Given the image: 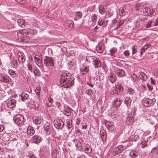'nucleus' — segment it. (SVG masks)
Segmentation results:
<instances>
[{"instance_id": "obj_1", "label": "nucleus", "mask_w": 158, "mask_h": 158, "mask_svg": "<svg viewBox=\"0 0 158 158\" xmlns=\"http://www.w3.org/2000/svg\"><path fill=\"white\" fill-rule=\"evenodd\" d=\"M60 85L65 88H69L74 83V78L69 73H65L60 75Z\"/></svg>"}, {"instance_id": "obj_2", "label": "nucleus", "mask_w": 158, "mask_h": 158, "mask_svg": "<svg viewBox=\"0 0 158 158\" xmlns=\"http://www.w3.org/2000/svg\"><path fill=\"white\" fill-rule=\"evenodd\" d=\"M156 102V99L153 98L152 99L144 98L142 101V104L145 107L153 106Z\"/></svg>"}, {"instance_id": "obj_3", "label": "nucleus", "mask_w": 158, "mask_h": 158, "mask_svg": "<svg viewBox=\"0 0 158 158\" xmlns=\"http://www.w3.org/2000/svg\"><path fill=\"white\" fill-rule=\"evenodd\" d=\"M53 123L55 127L58 130L62 129L64 125V122L61 119L58 118L54 120Z\"/></svg>"}, {"instance_id": "obj_4", "label": "nucleus", "mask_w": 158, "mask_h": 158, "mask_svg": "<svg viewBox=\"0 0 158 158\" xmlns=\"http://www.w3.org/2000/svg\"><path fill=\"white\" fill-rule=\"evenodd\" d=\"M91 59L92 60L93 66L95 68L99 67L101 66V63L100 61L98 58L90 56H88L86 58L87 60L88 59L90 60Z\"/></svg>"}, {"instance_id": "obj_5", "label": "nucleus", "mask_w": 158, "mask_h": 158, "mask_svg": "<svg viewBox=\"0 0 158 158\" xmlns=\"http://www.w3.org/2000/svg\"><path fill=\"white\" fill-rule=\"evenodd\" d=\"M13 119L17 125L23 124L24 120L23 116L21 114H16L14 117Z\"/></svg>"}, {"instance_id": "obj_6", "label": "nucleus", "mask_w": 158, "mask_h": 158, "mask_svg": "<svg viewBox=\"0 0 158 158\" xmlns=\"http://www.w3.org/2000/svg\"><path fill=\"white\" fill-rule=\"evenodd\" d=\"M135 115V113L134 111L131 112L128 114L126 121L127 125H131L134 122Z\"/></svg>"}, {"instance_id": "obj_7", "label": "nucleus", "mask_w": 158, "mask_h": 158, "mask_svg": "<svg viewBox=\"0 0 158 158\" xmlns=\"http://www.w3.org/2000/svg\"><path fill=\"white\" fill-rule=\"evenodd\" d=\"M25 33L27 35H29V34H34L36 32V30L35 29H31L30 28H27L24 29L23 31L22 32H18L17 35L19 38L22 37L23 33Z\"/></svg>"}, {"instance_id": "obj_8", "label": "nucleus", "mask_w": 158, "mask_h": 158, "mask_svg": "<svg viewBox=\"0 0 158 158\" xmlns=\"http://www.w3.org/2000/svg\"><path fill=\"white\" fill-rule=\"evenodd\" d=\"M141 11L143 12L145 15L151 16L153 14V10L148 7L146 6H143L141 7Z\"/></svg>"}, {"instance_id": "obj_9", "label": "nucleus", "mask_w": 158, "mask_h": 158, "mask_svg": "<svg viewBox=\"0 0 158 158\" xmlns=\"http://www.w3.org/2000/svg\"><path fill=\"white\" fill-rule=\"evenodd\" d=\"M54 60L53 58L50 57L45 56L44 59V63L46 66H52L54 65Z\"/></svg>"}, {"instance_id": "obj_10", "label": "nucleus", "mask_w": 158, "mask_h": 158, "mask_svg": "<svg viewBox=\"0 0 158 158\" xmlns=\"http://www.w3.org/2000/svg\"><path fill=\"white\" fill-rule=\"evenodd\" d=\"M0 81L2 82L9 83L11 81V79L7 75L0 74Z\"/></svg>"}, {"instance_id": "obj_11", "label": "nucleus", "mask_w": 158, "mask_h": 158, "mask_svg": "<svg viewBox=\"0 0 158 158\" xmlns=\"http://www.w3.org/2000/svg\"><path fill=\"white\" fill-rule=\"evenodd\" d=\"M114 72L118 77H123L125 76L124 71L118 67L115 68Z\"/></svg>"}, {"instance_id": "obj_12", "label": "nucleus", "mask_w": 158, "mask_h": 158, "mask_svg": "<svg viewBox=\"0 0 158 158\" xmlns=\"http://www.w3.org/2000/svg\"><path fill=\"white\" fill-rule=\"evenodd\" d=\"M79 143L78 144H76V146H78L80 148V149L82 150L83 151L87 154H89L91 153L92 152V149L91 147L89 146L88 147H83V146L81 145H79Z\"/></svg>"}, {"instance_id": "obj_13", "label": "nucleus", "mask_w": 158, "mask_h": 158, "mask_svg": "<svg viewBox=\"0 0 158 158\" xmlns=\"http://www.w3.org/2000/svg\"><path fill=\"white\" fill-rule=\"evenodd\" d=\"M125 149L124 146L119 145L115 148L113 151V153L114 155H116L121 153Z\"/></svg>"}, {"instance_id": "obj_14", "label": "nucleus", "mask_w": 158, "mask_h": 158, "mask_svg": "<svg viewBox=\"0 0 158 158\" xmlns=\"http://www.w3.org/2000/svg\"><path fill=\"white\" fill-rule=\"evenodd\" d=\"M80 73L82 75L86 74L89 71V66L85 63L83 64L80 68Z\"/></svg>"}, {"instance_id": "obj_15", "label": "nucleus", "mask_w": 158, "mask_h": 158, "mask_svg": "<svg viewBox=\"0 0 158 158\" xmlns=\"http://www.w3.org/2000/svg\"><path fill=\"white\" fill-rule=\"evenodd\" d=\"M19 56L18 60L20 63L23 64L25 60V56L24 53L21 52H19L18 54Z\"/></svg>"}, {"instance_id": "obj_16", "label": "nucleus", "mask_w": 158, "mask_h": 158, "mask_svg": "<svg viewBox=\"0 0 158 158\" xmlns=\"http://www.w3.org/2000/svg\"><path fill=\"white\" fill-rule=\"evenodd\" d=\"M108 79L112 83H114L117 80V77L115 74L113 73H110L107 76Z\"/></svg>"}, {"instance_id": "obj_17", "label": "nucleus", "mask_w": 158, "mask_h": 158, "mask_svg": "<svg viewBox=\"0 0 158 158\" xmlns=\"http://www.w3.org/2000/svg\"><path fill=\"white\" fill-rule=\"evenodd\" d=\"M122 102V100L120 98H115L113 101V105L115 107H118L121 105Z\"/></svg>"}, {"instance_id": "obj_18", "label": "nucleus", "mask_w": 158, "mask_h": 158, "mask_svg": "<svg viewBox=\"0 0 158 158\" xmlns=\"http://www.w3.org/2000/svg\"><path fill=\"white\" fill-rule=\"evenodd\" d=\"M45 134L47 135L50 134V124L48 123H46L44 126Z\"/></svg>"}, {"instance_id": "obj_19", "label": "nucleus", "mask_w": 158, "mask_h": 158, "mask_svg": "<svg viewBox=\"0 0 158 158\" xmlns=\"http://www.w3.org/2000/svg\"><path fill=\"white\" fill-rule=\"evenodd\" d=\"M41 139V137L35 135L33 137L31 140L34 143H38L40 142Z\"/></svg>"}, {"instance_id": "obj_20", "label": "nucleus", "mask_w": 158, "mask_h": 158, "mask_svg": "<svg viewBox=\"0 0 158 158\" xmlns=\"http://www.w3.org/2000/svg\"><path fill=\"white\" fill-rule=\"evenodd\" d=\"M34 123L36 125H41L42 124V121L41 118L40 117H35L33 119Z\"/></svg>"}, {"instance_id": "obj_21", "label": "nucleus", "mask_w": 158, "mask_h": 158, "mask_svg": "<svg viewBox=\"0 0 158 158\" xmlns=\"http://www.w3.org/2000/svg\"><path fill=\"white\" fill-rule=\"evenodd\" d=\"M105 125L108 130L112 131L114 129V127L113 123L107 122L105 123Z\"/></svg>"}, {"instance_id": "obj_22", "label": "nucleus", "mask_w": 158, "mask_h": 158, "mask_svg": "<svg viewBox=\"0 0 158 158\" xmlns=\"http://www.w3.org/2000/svg\"><path fill=\"white\" fill-rule=\"evenodd\" d=\"M139 77L143 81H146L148 78L147 75L143 72H140L139 73Z\"/></svg>"}, {"instance_id": "obj_23", "label": "nucleus", "mask_w": 158, "mask_h": 158, "mask_svg": "<svg viewBox=\"0 0 158 158\" xmlns=\"http://www.w3.org/2000/svg\"><path fill=\"white\" fill-rule=\"evenodd\" d=\"M27 132L28 135H32L34 133L35 131L32 126H29L27 128Z\"/></svg>"}, {"instance_id": "obj_24", "label": "nucleus", "mask_w": 158, "mask_h": 158, "mask_svg": "<svg viewBox=\"0 0 158 158\" xmlns=\"http://www.w3.org/2000/svg\"><path fill=\"white\" fill-rule=\"evenodd\" d=\"M96 50L98 53H102L104 50V48L102 44H99L96 48Z\"/></svg>"}, {"instance_id": "obj_25", "label": "nucleus", "mask_w": 158, "mask_h": 158, "mask_svg": "<svg viewBox=\"0 0 158 158\" xmlns=\"http://www.w3.org/2000/svg\"><path fill=\"white\" fill-rule=\"evenodd\" d=\"M16 104V102L15 100H12L10 101L7 104L8 106L10 108L14 107Z\"/></svg>"}, {"instance_id": "obj_26", "label": "nucleus", "mask_w": 158, "mask_h": 158, "mask_svg": "<svg viewBox=\"0 0 158 158\" xmlns=\"http://www.w3.org/2000/svg\"><path fill=\"white\" fill-rule=\"evenodd\" d=\"M126 8L125 6H122L119 9V13L120 16H124L126 13L125 11Z\"/></svg>"}, {"instance_id": "obj_27", "label": "nucleus", "mask_w": 158, "mask_h": 158, "mask_svg": "<svg viewBox=\"0 0 158 158\" xmlns=\"http://www.w3.org/2000/svg\"><path fill=\"white\" fill-rule=\"evenodd\" d=\"M19 25L22 28H24L26 27V24L25 23L23 19H19L17 21Z\"/></svg>"}, {"instance_id": "obj_28", "label": "nucleus", "mask_w": 158, "mask_h": 158, "mask_svg": "<svg viewBox=\"0 0 158 158\" xmlns=\"http://www.w3.org/2000/svg\"><path fill=\"white\" fill-rule=\"evenodd\" d=\"M131 101V99L128 97L125 98L124 103L127 105V106H129L130 105Z\"/></svg>"}, {"instance_id": "obj_29", "label": "nucleus", "mask_w": 158, "mask_h": 158, "mask_svg": "<svg viewBox=\"0 0 158 158\" xmlns=\"http://www.w3.org/2000/svg\"><path fill=\"white\" fill-rule=\"evenodd\" d=\"M105 6H103L102 5H100L99 7V12L101 14H103L105 12Z\"/></svg>"}, {"instance_id": "obj_30", "label": "nucleus", "mask_w": 158, "mask_h": 158, "mask_svg": "<svg viewBox=\"0 0 158 158\" xmlns=\"http://www.w3.org/2000/svg\"><path fill=\"white\" fill-rule=\"evenodd\" d=\"M21 97L22 98V99L23 101L26 99H30V98H29V95L25 93H23L21 94Z\"/></svg>"}, {"instance_id": "obj_31", "label": "nucleus", "mask_w": 158, "mask_h": 158, "mask_svg": "<svg viewBox=\"0 0 158 158\" xmlns=\"http://www.w3.org/2000/svg\"><path fill=\"white\" fill-rule=\"evenodd\" d=\"M127 93L131 96L134 95L135 94V90L131 88L127 89Z\"/></svg>"}, {"instance_id": "obj_32", "label": "nucleus", "mask_w": 158, "mask_h": 158, "mask_svg": "<svg viewBox=\"0 0 158 158\" xmlns=\"http://www.w3.org/2000/svg\"><path fill=\"white\" fill-rule=\"evenodd\" d=\"M105 131L101 130L100 131V135L101 137L102 140H106V136L105 135Z\"/></svg>"}, {"instance_id": "obj_33", "label": "nucleus", "mask_w": 158, "mask_h": 158, "mask_svg": "<svg viewBox=\"0 0 158 158\" xmlns=\"http://www.w3.org/2000/svg\"><path fill=\"white\" fill-rule=\"evenodd\" d=\"M137 153L135 151H132L130 153V155L132 158H135L137 156Z\"/></svg>"}, {"instance_id": "obj_34", "label": "nucleus", "mask_w": 158, "mask_h": 158, "mask_svg": "<svg viewBox=\"0 0 158 158\" xmlns=\"http://www.w3.org/2000/svg\"><path fill=\"white\" fill-rule=\"evenodd\" d=\"M87 84L91 87H93L94 86V83L92 81L91 78L89 79V81H87Z\"/></svg>"}, {"instance_id": "obj_35", "label": "nucleus", "mask_w": 158, "mask_h": 158, "mask_svg": "<svg viewBox=\"0 0 158 158\" xmlns=\"http://www.w3.org/2000/svg\"><path fill=\"white\" fill-rule=\"evenodd\" d=\"M115 88L116 90L119 91H121L123 90V88L121 86V85L119 84H117L115 85Z\"/></svg>"}, {"instance_id": "obj_36", "label": "nucleus", "mask_w": 158, "mask_h": 158, "mask_svg": "<svg viewBox=\"0 0 158 158\" xmlns=\"http://www.w3.org/2000/svg\"><path fill=\"white\" fill-rule=\"evenodd\" d=\"M151 152L154 154H157L158 153V147H156L153 148L151 151Z\"/></svg>"}, {"instance_id": "obj_37", "label": "nucleus", "mask_w": 158, "mask_h": 158, "mask_svg": "<svg viewBox=\"0 0 158 158\" xmlns=\"http://www.w3.org/2000/svg\"><path fill=\"white\" fill-rule=\"evenodd\" d=\"M72 120H68L66 122V126L68 128H71L72 127Z\"/></svg>"}, {"instance_id": "obj_38", "label": "nucleus", "mask_w": 158, "mask_h": 158, "mask_svg": "<svg viewBox=\"0 0 158 158\" xmlns=\"http://www.w3.org/2000/svg\"><path fill=\"white\" fill-rule=\"evenodd\" d=\"M75 15L78 19H80L81 18L82 16V13L81 12L78 11L75 12Z\"/></svg>"}, {"instance_id": "obj_39", "label": "nucleus", "mask_w": 158, "mask_h": 158, "mask_svg": "<svg viewBox=\"0 0 158 158\" xmlns=\"http://www.w3.org/2000/svg\"><path fill=\"white\" fill-rule=\"evenodd\" d=\"M9 73L10 75L13 76V77H16V74L15 73V71L12 69L9 70Z\"/></svg>"}, {"instance_id": "obj_40", "label": "nucleus", "mask_w": 158, "mask_h": 158, "mask_svg": "<svg viewBox=\"0 0 158 158\" xmlns=\"http://www.w3.org/2000/svg\"><path fill=\"white\" fill-rule=\"evenodd\" d=\"M35 62L36 63V64L39 67H41L42 66V61L41 59L39 60H38V61L37 62V63L36 61H35Z\"/></svg>"}, {"instance_id": "obj_41", "label": "nucleus", "mask_w": 158, "mask_h": 158, "mask_svg": "<svg viewBox=\"0 0 158 158\" xmlns=\"http://www.w3.org/2000/svg\"><path fill=\"white\" fill-rule=\"evenodd\" d=\"M34 73L36 76H40V72L37 69H36L34 72Z\"/></svg>"}, {"instance_id": "obj_42", "label": "nucleus", "mask_w": 158, "mask_h": 158, "mask_svg": "<svg viewBox=\"0 0 158 158\" xmlns=\"http://www.w3.org/2000/svg\"><path fill=\"white\" fill-rule=\"evenodd\" d=\"M93 90L90 89L86 90L85 91V93L89 95H91L93 94Z\"/></svg>"}, {"instance_id": "obj_43", "label": "nucleus", "mask_w": 158, "mask_h": 158, "mask_svg": "<svg viewBox=\"0 0 158 158\" xmlns=\"http://www.w3.org/2000/svg\"><path fill=\"white\" fill-rule=\"evenodd\" d=\"M64 114L67 116H70L71 114V112L70 111V110L69 109H68V110H65L64 111Z\"/></svg>"}, {"instance_id": "obj_44", "label": "nucleus", "mask_w": 158, "mask_h": 158, "mask_svg": "<svg viewBox=\"0 0 158 158\" xmlns=\"http://www.w3.org/2000/svg\"><path fill=\"white\" fill-rule=\"evenodd\" d=\"M92 20L93 22H95L97 21V16L95 14H94L92 16Z\"/></svg>"}, {"instance_id": "obj_45", "label": "nucleus", "mask_w": 158, "mask_h": 158, "mask_svg": "<svg viewBox=\"0 0 158 158\" xmlns=\"http://www.w3.org/2000/svg\"><path fill=\"white\" fill-rule=\"evenodd\" d=\"M152 21H150L146 25V27L147 28H149L151 27L152 26H153V24H152Z\"/></svg>"}, {"instance_id": "obj_46", "label": "nucleus", "mask_w": 158, "mask_h": 158, "mask_svg": "<svg viewBox=\"0 0 158 158\" xmlns=\"http://www.w3.org/2000/svg\"><path fill=\"white\" fill-rule=\"evenodd\" d=\"M110 54H109L113 56L115 52V49L114 48L111 49L110 50Z\"/></svg>"}, {"instance_id": "obj_47", "label": "nucleus", "mask_w": 158, "mask_h": 158, "mask_svg": "<svg viewBox=\"0 0 158 158\" xmlns=\"http://www.w3.org/2000/svg\"><path fill=\"white\" fill-rule=\"evenodd\" d=\"M123 54L125 56L128 57L129 56L130 53L128 50H127L124 52Z\"/></svg>"}, {"instance_id": "obj_48", "label": "nucleus", "mask_w": 158, "mask_h": 158, "mask_svg": "<svg viewBox=\"0 0 158 158\" xmlns=\"http://www.w3.org/2000/svg\"><path fill=\"white\" fill-rule=\"evenodd\" d=\"M27 68L28 69L30 70L31 72H32V65L30 63H28L27 65Z\"/></svg>"}, {"instance_id": "obj_49", "label": "nucleus", "mask_w": 158, "mask_h": 158, "mask_svg": "<svg viewBox=\"0 0 158 158\" xmlns=\"http://www.w3.org/2000/svg\"><path fill=\"white\" fill-rule=\"evenodd\" d=\"M40 88L37 87L35 89V92L37 95H39L40 91Z\"/></svg>"}, {"instance_id": "obj_50", "label": "nucleus", "mask_w": 158, "mask_h": 158, "mask_svg": "<svg viewBox=\"0 0 158 158\" xmlns=\"http://www.w3.org/2000/svg\"><path fill=\"white\" fill-rule=\"evenodd\" d=\"M132 54L133 55L134 54H135L137 52V50L136 48H135V47H133L132 48Z\"/></svg>"}, {"instance_id": "obj_51", "label": "nucleus", "mask_w": 158, "mask_h": 158, "mask_svg": "<svg viewBox=\"0 0 158 158\" xmlns=\"http://www.w3.org/2000/svg\"><path fill=\"white\" fill-rule=\"evenodd\" d=\"M149 45H145L142 48L145 50L149 47Z\"/></svg>"}, {"instance_id": "obj_52", "label": "nucleus", "mask_w": 158, "mask_h": 158, "mask_svg": "<svg viewBox=\"0 0 158 158\" xmlns=\"http://www.w3.org/2000/svg\"><path fill=\"white\" fill-rule=\"evenodd\" d=\"M140 6L139 4H136L135 6V9L136 10H139L140 9Z\"/></svg>"}, {"instance_id": "obj_53", "label": "nucleus", "mask_w": 158, "mask_h": 158, "mask_svg": "<svg viewBox=\"0 0 158 158\" xmlns=\"http://www.w3.org/2000/svg\"><path fill=\"white\" fill-rule=\"evenodd\" d=\"M13 64H14V65L15 67H17L18 64H17V60L14 61H13Z\"/></svg>"}, {"instance_id": "obj_54", "label": "nucleus", "mask_w": 158, "mask_h": 158, "mask_svg": "<svg viewBox=\"0 0 158 158\" xmlns=\"http://www.w3.org/2000/svg\"><path fill=\"white\" fill-rule=\"evenodd\" d=\"M158 25V20H156L155 22L153 23V26H156Z\"/></svg>"}, {"instance_id": "obj_55", "label": "nucleus", "mask_w": 158, "mask_h": 158, "mask_svg": "<svg viewBox=\"0 0 158 158\" xmlns=\"http://www.w3.org/2000/svg\"><path fill=\"white\" fill-rule=\"evenodd\" d=\"M150 79L151 80V84L154 85L155 84V81L153 79L152 77H151Z\"/></svg>"}, {"instance_id": "obj_56", "label": "nucleus", "mask_w": 158, "mask_h": 158, "mask_svg": "<svg viewBox=\"0 0 158 158\" xmlns=\"http://www.w3.org/2000/svg\"><path fill=\"white\" fill-rule=\"evenodd\" d=\"M56 106L58 107H60L61 106L60 103L59 102H56Z\"/></svg>"}, {"instance_id": "obj_57", "label": "nucleus", "mask_w": 158, "mask_h": 158, "mask_svg": "<svg viewBox=\"0 0 158 158\" xmlns=\"http://www.w3.org/2000/svg\"><path fill=\"white\" fill-rule=\"evenodd\" d=\"M145 51V50L143 48H141L140 49V55H142L143 54V53Z\"/></svg>"}, {"instance_id": "obj_58", "label": "nucleus", "mask_w": 158, "mask_h": 158, "mask_svg": "<svg viewBox=\"0 0 158 158\" xmlns=\"http://www.w3.org/2000/svg\"><path fill=\"white\" fill-rule=\"evenodd\" d=\"M4 129V127L3 125L0 124V132L2 131Z\"/></svg>"}, {"instance_id": "obj_59", "label": "nucleus", "mask_w": 158, "mask_h": 158, "mask_svg": "<svg viewBox=\"0 0 158 158\" xmlns=\"http://www.w3.org/2000/svg\"><path fill=\"white\" fill-rule=\"evenodd\" d=\"M48 100L49 102H50V103H51L53 101V99L50 97H49L48 98Z\"/></svg>"}, {"instance_id": "obj_60", "label": "nucleus", "mask_w": 158, "mask_h": 158, "mask_svg": "<svg viewBox=\"0 0 158 158\" xmlns=\"http://www.w3.org/2000/svg\"><path fill=\"white\" fill-rule=\"evenodd\" d=\"M103 22H102V21H98V25L100 26H102L103 25Z\"/></svg>"}, {"instance_id": "obj_61", "label": "nucleus", "mask_w": 158, "mask_h": 158, "mask_svg": "<svg viewBox=\"0 0 158 158\" xmlns=\"http://www.w3.org/2000/svg\"><path fill=\"white\" fill-rule=\"evenodd\" d=\"M87 126L86 125H83L82 124V129H86L87 128Z\"/></svg>"}, {"instance_id": "obj_62", "label": "nucleus", "mask_w": 158, "mask_h": 158, "mask_svg": "<svg viewBox=\"0 0 158 158\" xmlns=\"http://www.w3.org/2000/svg\"><path fill=\"white\" fill-rule=\"evenodd\" d=\"M147 86L149 89V90H151L152 89V88L151 87V86L149 85L148 84H147Z\"/></svg>"}, {"instance_id": "obj_63", "label": "nucleus", "mask_w": 158, "mask_h": 158, "mask_svg": "<svg viewBox=\"0 0 158 158\" xmlns=\"http://www.w3.org/2000/svg\"><path fill=\"white\" fill-rule=\"evenodd\" d=\"M28 156L30 158H35V157L34 156L32 155H28Z\"/></svg>"}, {"instance_id": "obj_64", "label": "nucleus", "mask_w": 158, "mask_h": 158, "mask_svg": "<svg viewBox=\"0 0 158 158\" xmlns=\"http://www.w3.org/2000/svg\"><path fill=\"white\" fill-rule=\"evenodd\" d=\"M34 59L35 60L37 61V62L38 61V60H40V58H38L36 56L34 57Z\"/></svg>"}]
</instances>
